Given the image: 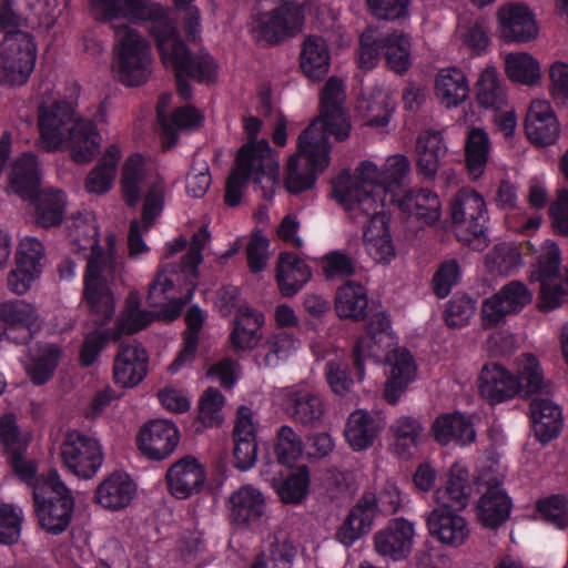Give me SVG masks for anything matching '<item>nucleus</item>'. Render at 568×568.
<instances>
[{"label": "nucleus", "mask_w": 568, "mask_h": 568, "mask_svg": "<svg viewBox=\"0 0 568 568\" xmlns=\"http://www.w3.org/2000/svg\"><path fill=\"white\" fill-rule=\"evenodd\" d=\"M480 395L491 405L513 399L520 393L516 375L498 363H487L478 377Z\"/></svg>", "instance_id": "b1692460"}, {"label": "nucleus", "mask_w": 568, "mask_h": 568, "mask_svg": "<svg viewBox=\"0 0 568 568\" xmlns=\"http://www.w3.org/2000/svg\"><path fill=\"white\" fill-rule=\"evenodd\" d=\"M233 465L241 471L251 469L257 459V443L251 410L241 406L233 428Z\"/></svg>", "instance_id": "c85d7f7f"}, {"label": "nucleus", "mask_w": 568, "mask_h": 568, "mask_svg": "<svg viewBox=\"0 0 568 568\" xmlns=\"http://www.w3.org/2000/svg\"><path fill=\"white\" fill-rule=\"evenodd\" d=\"M304 443L301 436L288 425H282L276 430L274 452L278 464L293 467L302 457Z\"/></svg>", "instance_id": "338daca9"}, {"label": "nucleus", "mask_w": 568, "mask_h": 568, "mask_svg": "<svg viewBox=\"0 0 568 568\" xmlns=\"http://www.w3.org/2000/svg\"><path fill=\"white\" fill-rule=\"evenodd\" d=\"M473 486L468 469L460 463H454L445 484L435 490L438 505L454 511L464 510L470 500Z\"/></svg>", "instance_id": "c756f323"}, {"label": "nucleus", "mask_w": 568, "mask_h": 568, "mask_svg": "<svg viewBox=\"0 0 568 568\" xmlns=\"http://www.w3.org/2000/svg\"><path fill=\"white\" fill-rule=\"evenodd\" d=\"M40 171L37 155L26 152L18 158L11 168L10 186L23 200H32L40 193Z\"/></svg>", "instance_id": "79ce46f5"}, {"label": "nucleus", "mask_w": 568, "mask_h": 568, "mask_svg": "<svg viewBox=\"0 0 568 568\" xmlns=\"http://www.w3.org/2000/svg\"><path fill=\"white\" fill-rule=\"evenodd\" d=\"M505 64L506 74L513 82L534 85L540 80L539 63L529 53L508 54Z\"/></svg>", "instance_id": "774afa93"}, {"label": "nucleus", "mask_w": 568, "mask_h": 568, "mask_svg": "<svg viewBox=\"0 0 568 568\" xmlns=\"http://www.w3.org/2000/svg\"><path fill=\"white\" fill-rule=\"evenodd\" d=\"M383 417L373 416L364 410L353 412L347 420L344 434L349 446L357 452L369 448L384 428Z\"/></svg>", "instance_id": "a19ab883"}, {"label": "nucleus", "mask_w": 568, "mask_h": 568, "mask_svg": "<svg viewBox=\"0 0 568 568\" xmlns=\"http://www.w3.org/2000/svg\"><path fill=\"white\" fill-rule=\"evenodd\" d=\"M142 329V300L138 291L130 292L125 308L113 328L94 331L88 334L80 349V363L90 367L110 341H118L122 335H133Z\"/></svg>", "instance_id": "1a4fd4ad"}, {"label": "nucleus", "mask_w": 568, "mask_h": 568, "mask_svg": "<svg viewBox=\"0 0 568 568\" xmlns=\"http://www.w3.org/2000/svg\"><path fill=\"white\" fill-rule=\"evenodd\" d=\"M333 197L342 204V195L353 189L367 191L369 194H376L375 189H382V171L371 161H363L356 169V176L352 179L347 170L338 175L332 182Z\"/></svg>", "instance_id": "c03bdc74"}, {"label": "nucleus", "mask_w": 568, "mask_h": 568, "mask_svg": "<svg viewBox=\"0 0 568 568\" xmlns=\"http://www.w3.org/2000/svg\"><path fill=\"white\" fill-rule=\"evenodd\" d=\"M227 517L232 525L248 529L258 525L266 513V498L253 485H244L227 498Z\"/></svg>", "instance_id": "4be33fe9"}, {"label": "nucleus", "mask_w": 568, "mask_h": 568, "mask_svg": "<svg viewBox=\"0 0 568 568\" xmlns=\"http://www.w3.org/2000/svg\"><path fill=\"white\" fill-rule=\"evenodd\" d=\"M429 535L444 545L459 547L469 536V528L464 517L449 508L433 509L427 516Z\"/></svg>", "instance_id": "7c9ffc66"}, {"label": "nucleus", "mask_w": 568, "mask_h": 568, "mask_svg": "<svg viewBox=\"0 0 568 568\" xmlns=\"http://www.w3.org/2000/svg\"><path fill=\"white\" fill-rule=\"evenodd\" d=\"M304 7L295 0H284L268 11L253 13V32L257 40L274 45L295 37L304 24Z\"/></svg>", "instance_id": "6e6552de"}, {"label": "nucleus", "mask_w": 568, "mask_h": 568, "mask_svg": "<svg viewBox=\"0 0 568 568\" xmlns=\"http://www.w3.org/2000/svg\"><path fill=\"white\" fill-rule=\"evenodd\" d=\"M121 158V150L116 144L106 148L103 156L85 179V189L89 193L103 194L112 187Z\"/></svg>", "instance_id": "864d4df0"}, {"label": "nucleus", "mask_w": 568, "mask_h": 568, "mask_svg": "<svg viewBox=\"0 0 568 568\" xmlns=\"http://www.w3.org/2000/svg\"><path fill=\"white\" fill-rule=\"evenodd\" d=\"M516 379L520 384L518 395L525 398L549 396L554 390L551 381L544 377L540 363L532 354L521 355Z\"/></svg>", "instance_id": "a18cd8bd"}, {"label": "nucleus", "mask_w": 568, "mask_h": 568, "mask_svg": "<svg viewBox=\"0 0 568 568\" xmlns=\"http://www.w3.org/2000/svg\"><path fill=\"white\" fill-rule=\"evenodd\" d=\"M210 237L207 226H201L192 235L190 247L181 261L165 265L162 273L150 284L148 302L153 310H144V328L154 321L171 323L180 317L197 286L199 265L203 261L202 250Z\"/></svg>", "instance_id": "f257e3e1"}, {"label": "nucleus", "mask_w": 568, "mask_h": 568, "mask_svg": "<svg viewBox=\"0 0 568 568\" xmlns=\"http://www.w3.org/2000/svg\"><path fill=\"white\" fill-rule=\"evenodd\" d=\"M311 268L294 253H281L276 265V282L281 294L292 297L310 281Z\"/></svg>", "instance_id": "4c0bfd02"}, {"label": "nucleus", "mask_w": 568, "mask_h": 568, "mask_svg": "<svg viewBox=\"0 0 568 568\" xmlns=\"http://www.w3.org/2000/svg\"><path fill=\"white\" fill-rule=\"evenodd\" d=\"M415 524L404 517L389 519L373 535L374 550L392 561L407 559L414 547Z\"/></svg>", "instance_id": "a211bd4d"}, {"label": "nucleus", "mask_w": 568, "mask_h": 568, "mask_svg": "<svg viewBox=\"0 0 568 568\" xmlns=\"http://www.w3.org/2000/svg\"><path fill=\"white\" fill-rule=\"evenodd\" d=\"M450 217L457 240L475 251L488 244V213L484 197L471 189H460L450 202Z\"/></svg>", "instance_id": "423d86ee"}, {"label": "nucleus", "mask_w": 568, "mask_h": 568, "mask_svg": "<svg viewBox=\"0 0 568 568\" xmlns=\"http://www.w3.org/2000/svg\"><path fill=\"white\" fill-rule=\"evenodd\" d=\"M36 203V222L42 227L61 224L64 216L67 195L61 190L50 189L33 197Z\"/></svg>", "instance_id": "6e6d98bb"}, {"label": "nucleus", "mask_w": 568, "mask_h": 568, "mask_svg": "<svg viewBox=\"0 0 568 568\" xmlns=\"http://www.w3.org/2000/svg\"><path fill=\"white\" fill-rule=\"evenodd\" d=\"M394 437V450L400 457L412 455V448H416L423 437L424 427L422 423L412 416H400L389 427Z\"/></svg>", "instance_id": "4d7b16f0"}, {"label": "nucleus", "mask_w": 568, "mask_h": 568, "mask_svg": "<svg viewBox=\"0 0 568 568\" xmlns=\"http://www.w3.org/2000/svg\"><path fill=\"white\" fill-rule=\"evenodd\" d=\"M561 255L557 243L547 240L537 251L535 262L530 265L531 283L540 285L539 307L542 311H550L558 307L557 297H554L555 285L561 277Z\"/></svg>", "instance_id": "2eb2a0df"}, {"label": "nucleus", "mask_w": 568, "mask_h": 568, "mask_svg": "<svg viewBox=\"0 0 568 568\" xmlns=\"http://www.w3.org/2000/svg\"><path fill=\"white\" fill-rule=\"evenodd\" d=\"M359 240L356 239L345 251H333L324 256L323 272L328 280L349 277L356 272L359 253Z\"/></svg>", "instance_id": "e2e57ef3"}, {"label": "nucleus", "mask_w": 568, "mask_h": 568, "mask_svg": "<svg viewBox=\"0 0 568 568\" xmlns=\"http://www.w3.org/2000/svg\"><path fill=\"white\" fill-rule=\"evenodd\" d=\"M475 98L477 103L485 109H499L505 103L506 93L495 67L487 65L479 73L475 83Z\"/></svg>", "instance_id": "052dcab7"}, {"label": "nucleus", "mask_w": 568, "mask_h": 568, "mask_svg": "<svg viewBox=\"0 0 568 568\" xmlns=\"http://www.w3.org/2000/svg\"><path fill=\"white\" fill-rule=\"evenodd\" d=\"M44 255L42 243L36 237L23 239L17 252L16 268L8 276L10 290L18 294H24L31 286V283L41 273V260Z\"/></svg>", "instance_id": "5701e85b"}, {"label": "nucleus", "mask_w": 568, "mask_h": 568, "mask_svg": "<svg viewBox=\"0 0 568 568\" xmlns=\"http://www.w3.org/2000/svg\"><path fill=\"white\" fill-rule=\"evenodd\" d=\"M342 205L348 212L349 217L357 223H363V233L372 230L375 236L389 234V216L384 211V203L379 194H369L367 191L353 189L342 195Z\"/></svg>", "instance_id": "f3484780"}, {"label": "nucleus", "mask_w": 568, "mask_h": 568, "mask_svg": "<svg viewBox=\"0 0 568 568\" xmlns=\"http://www.w3.org/2000/svg\"><path fill=\"white\" fill-rule=\"evenodd\" d=\"M113 379L122 387H133L142 382V351L139 344H120L113 365Z\"/></svg>", "instance_id": "603ef678"}, {"label": "nucleus", "mask_w": 568, "mask_h": 568, "mask_svg": "<svg viewBox=\"0 0 568 568\" xmlns=\"http://www.w3.org/2000/svg\"><path fill=\"white\" fill-rule=\"evenodd\" d=\"M180 442L176 425L168 419H153L144 424V457L152 462L168 459Z\"/></svg>", "instance_id": "cd10ccee"}, {"label": "nucleus", "mask_w": 568, "mask_h": 568, "mask_svg": "<svg viewBox=\"0 0 568 568\" xmlns=\"http://www.w3.org/2000/svg\"><path fill=\"white\" fill-rule=\"evenodd\" d=\"M286 412L295 423L304 427H314L323 419L325 406L318 395L296 390L290 393L286 398Z\"/></svg>", "instance_id": "09e8293b"}, {"label": "nucleus", "mask_w": 568, "mask_h": 568, "mask_svg": "<svg viewBox=\"0 0 568 568\" xmlns=\"http://www.w3.org/2000/svg\"><path fill=\"white\" fill-rule=\"evenodd\" d=\"M417 172L426 180L433 181L447 154V146L442 132L423 131L416 140Z\"/></svg>", "instance_id": "473e14b6"}, {"label": "nucleus", "mask_w": 568, "mask_h": 568, "mask_svg": "<svg viewBox=\"0 0 568 568\" xmlns=\"http://www.w3.org/2000/svg\"><path fill=\"white\" fill-rule=\"evenodd\" d=\"M135 490L136 486L126 473L115 471L97 487L94 499L105 509L118 510L131 503Z\"/></svg>", "instance_id": "e433bc0d"}, {"label": "nucleus", "mask_w": 568, "mask_h": 568, "mask_svg": "<svg viewBox=\"0 0 568 568\" xmlns=\"http://www.w3.org/2000/svg\"><path fill=\"white\" fill-rule=\"evenodd\" d=\"M89 12L99 23L142 19V0H88Z\"/></svg>", "instance_id": "37998d69"}, {"label": "nucleus", "mask_w": 568, "mask_h": 568, "mask_svg": "<svg viewBox=\"0 0 568 568\" xmlns=\"http://www.w3.org/2000/svg\"><path fill=\"white\" fill-rule=\"evenodd\" d=\"M41 328L37 308L23 300L0 303V342L29 345Z\"/></svg>", "instance_id": "9b49d317"}, {"label": "nucleus", "mask_w": 568, "mask_h": 568, "mask_svg": "<svg viewBox=\"0 0 568 568\" xmlns=\"http://www.w3.org/2000/svg\"><path fill=\"white\" fill-rule=\"evenodd\" d=\"M366 323V336L358 337L352 351V361L355 378L362 382L365 376V361L381 358V351L386 339L392 338V322L386 311H376L369 314Z\"/></svg>", "instance_id": "dca6fc26"}, {"label": "nucleus", "mask_w": 568, "mask_h": 568, "mask_svg": "<svg viewBox=\"0 0 568 568\" xmlns=\"http://www.w3.org/2000/svg\"><path fill=\"white\" fill-rule=\"evenodd\" d=\"M334 310L341 320L365 321L369 311L367 288L358 282L347 281L336 290Z\"/></svg>", "instance_id": "f704fd0d"}, {"label": "nucleus", "mask_w": 568, "mask_h": 568, "mask_svg": "<svg viewBox=\"0 0 568 568\" xmlns=\"http://www.w3.org/2000/svg\"><path fill=\"white\" fill-rule=\"evenodd\" d=\"M432 434L443 446L449 443L465 446L473 443L476 437L473 423L460 413L439 415L432 425Z\"/></svg>", "instance_id": "ea45409f"}, {"label": "nucleus", "mask_w": 568, "mask_h": 568, "mask_svg": "<svg viewBox=\"0 0 568 568\" xmlns=\"http://www.w3.org/2000/svg\"><path fill=\"white\" fill-rule=\"evenodd\" d=\"M387 382L384 396L386 400L395 405L407 386L414 381L416 365L410 352L405 347H396L386 356Z\"/></svg>", "instance_id": "a878e982"}, {"label": "nucleus", "mask_w": 568, "mask_h": 568, "mask_svg": "<svg viewBox=\"0 0 568 568\" xmlns=\"http://www.w3.org/2000/svg\"><path fill=\"white\" fill-rule=\"evenodd\" d=\"M75 116L74 106L68 101L41 104L37 124L42 149L49 152L62 149Z\"/></svg>", "instance_id": "4468645a"}, {"label": "nucleus", "mask_w": 568, "mask_h": 568, "mask_svg": "<svg viewBox=\"0 0 568 568\" xmlns=\"http://www.w3.org/2000/svg\"><path fill=\"white\" fill-rule=\"evenodd\" d=\"M511 498L506 490H484L477 503V517L489 529H497L510 516Z\"/></svg>", "instance_id": "3c124183"}, {"label": "nucleus", "mask_w": 568, "mask_h": 568, "mask_svg": "<svg viewBox=\"0 0 568 568\" xmlns=\"http://www.w3.org/2000/svg\"><path fill=\"white\" fill-rule=\"evenodd\" d=\"M262 315H256L246 308L241 317L234 320V327L230 335L232 346L236 351L253 349L261 339L260 327Z\"/></svg>", "instance_id": "680f3d73"}, {"label": "nucleus", "mask_w": 568, "mask_h": 568, "mask_svg": "<svg viewBox=\"0 0 568 568\" xmlns=\"http://www.w3.org/2000/svg\"><path fill=\"white\" fill-rule=\"evenodd\" d=\"M382 57L386 67L396 74H405L412 67V41L404 31L379 36Z\"/></svg>", "instance_id": "de8ad7c7"}, {"label": "nucleus", "mask_w": 568, "mask_h": 568, "mask_svg": "<svg viewBox=\"0 0 568 568\" xmlns=\"http://www.w3.org/2000/svg\"><path fill=\"white\" fill-rule=\"evenodd\" d=\"M530 416L536 438L547 444L558 437L562 427L561 409L547 396L534 397Z\"/></svg>", "instance_id": "c9c22d12"}, {"label": "nucleus", "mask_w": 568, "mask_h": 568, "mask_svg": "<svg viewBox=\"0 0 568 568\" xmlns=\"http://www.w3.org/2000/svg\"><path fill=\"white\" fill-rule=\"evenodd\" d=\"M345 100L346 93L343 80L331 77L321 90L320 115L311 123L315 124L314 135L321 134L327 140H329V135H333L338 142L348 139L352 123L345 108Z\"/></svg>", "instance_id": "0eeeda50"}, {"label": "nucleus", "mask_w": 568, "mask_h": 568, "mask_svg": "<svg viewBox=\"0 0 568 568\" xmlns=\"http://www.w3.org/2000/svg\"><path fill=\"white\" fill-rule=\"evenodd\" d=\"M315 124H310L298 136V151L286 163L285 187L291 194L312 189L321 173L329 165V140L313 134Z\"/></svg>", "instance_id": "39448f33"}, {"label": "nucleus", "mask_w": 568, "mask_h": 568, "mask_svg": "<svg viewBox=\"0 0 568 568\" xmlns=\"http://www.w3.org/2000/svg\"><path fill=\"white\" fill-rule=\"evenodd\" d=\"M0 444L6 459L28 452L30 442L21 433L16 415L12 413L0 417Z\"/></svg>", "instance_id": "69168bd1"}, {"label": "nucleus", "mask_w": 568, "mask_h": 568, "mask_svg": "<svg viewBox=\"0 0 568 568\" xmlns=\"http://www.w3.org/2000/svg\"><path fill=\"white\" fill-rule=\"evenodd\" d=\"M70 237L79 251L90 250L84 273V298L97 325H105L114 315L115 303L103 273L113 267L114 258L106 255L100 245L99 229L91 213L74 217Z\"/></svg>", "instance_id": "7ed1b4c3"}, {"label": "nucleus", "mask_w": 568, "mask_h": 568, "mask_svg": "<svg viewBox=\"0 0 568 568\" xmlns=\"http://www.w3.org/2000/svg\"><path fill=\"white\" fill-rule=\"evenodd\" d=\"M311 484L310 469L301 465L284 478H274L273 487L280 500L287 505L301 504L308 494Z\"/></svg>", "instance_id": "5fc2aeb1"}, {"label": "nucleus", "mask_w": 568, "mask_h": 568, "mask_svg": "<svg viewBox=\"0 0 568 568\" xmlns=\"http://www.w3.org/2000/svg\"><path fill=\"white\" fill-rule=\"evenodd\" d=\"M252 150V145L248 144L242 145L237 151L235 165L225 184L224 202L229 206L234 207L240 204L243 189L251 179L255 185L261 187L264 199L270 200L274 195L275 184L268 186L266 174L260 171V166L254 164V158L250 156Z\"/></svg>", "instance_id": "ddd939ff"}, {"label": "nucleus", "mask_w": 568, "mask_h": 568, "mask_svg": "<svg viewBox=\"0 0 568 568\" xmlns=\"http://www.w3.org/2000/svg\"><path fill=\"white\" fill-rule=\"evenodd\" d=\"M261 126L262 121L255 116L244 119V130L248 140L244 145H252L253 150L252 153H250V156L252 155L254 158V164H257L260 166V171L266 174L267 184L268 186H272L277 182L280 164L268 141L266 139L256 141Z\"/></svg>", "instance_id": "58836bf2"}, {"label": "nucleus", "mask_w": 568, "mask_h": 568, "mask_svg": "<svg viewBox=\"0 0 568 568\" xmlns=\"http://www.w3.org/2000/svg\"><path fill=\"white\" fill-rule=\"evenodd\" d=\"M144 205H143V225L144 233L148 232L161 215L165 201V183L156 172L144 170Z\"/></svg>", "instance_id": "13d9d810"}, {"label": "nucleus", "mask_w": 568, "mask_h": 568, "mask_svg": "<svg viewBox=\"0 0 568 568\" xmlns=\"http://www.w3.org/2000/svg\"><path fill=\"white\" fill-rule=\"evenodd\" d=\"M169 493L176 499L199 495L206 483L204 465L193 455H185L170 465L165 473Z\"/></svg>", "instance_id": "aec40b11"}, {"label": "nucleus", "mask_w": 568, "mask_h": 568, "mask_svg": "<svg viewBox=\"0 0 568 568\" xmlns=\"http://www.w3.org/2000/svg\"><path fill=\"white\" fill-rule=\"evenodd\" d=\"M119 43L116 45V75L126 87L142 84V36L126 24L120 26L116 31Z\"/></svg>", "instance_id": "6ab92c4d"}, {"label": "nucleus", "mask_w": 568, "mask_h": 568, "mask_svg": "<svg viewBox=\"0 0 568 568\" xmlns=\"http://www.w3.org/2000/svg\"><path fill=\"white\" fill-rule=\"evenodd\" d=\"M435 94L446 108L462 104L469 95V84L464 72L455 67L440 69L435 80Z\"/></svg>", "instance_id": "8fccbe9b"}, {"label": "nucleus", "mask_w": 568, "mask_h": 568, "mask_svg": "<svg viewBox=\"0 0 568 568\" xmlns=\"http://www.w3.org/2000/svg\"><path fill=\"white\" fill-rule=\"evenodd\" d=\"M498 30L505 42L525 43L538 36L535 16L524 4H506L498 10Z\"/></svg>", "instance_id": "393cba45"}, {"label": "nucleus", "mask_w": 568, "mask_h": 568, "mask_svg": "<svg viewBox=\"0 0 568 568\" xmlns=\"http://www.w3.org/2000/svg\"><path fill=\"white\" fill-rule=\"evenodd\" d=\"M532 300V294L520 281H510L496 294L485 300L481 307L485 326H495L509 313H519Z\"/></svg>", "instance_id": "412c9836"}, {"label": "nucleus", "mask_w": 568, "mask_h": 568, "mask_svg": "<svg viewBox=\"0 0 568 568\" xmlns=\"http://www.w3.org/2000/svg\"><path fill=\"white\" fill-rule=\"evenodd\" d=\"M61 357V348L55 344H45L33 357L27 369L32 384L41 386L47 384L53 376Z\"/></svg>", "instance_id": "0e129e2a"}, {"label": "nucleus", "mask_w": 568, "mask_h": 568, "mask_svg": "<svg viewBox=\"0 0 568 568\" xmlns=\"http://www.w3.org/2000/svg\"><path fill=\"white\" fill-rule=\"evenodd\" d=\"M60 450L63 466L79 478H92L103 464L99 440L79 430L65 434Z\"/></svg>", "instance_id": "f8f14e48"}, {"label": "nucleus", "mask_w": 568, "mask_h": 568, "mask_svg": "<svg viewBox=\"0 0 568 568\" xmlns=\"http://www.w3.org/2000/svg\"><path fill=\"white\" fill-rule=\"evenodd\" d=\"M300 67L312 81H322L331 67V52L327 41L316 34H308L301 44Z\"/></svg>", "instance_id": "72a5a7b5"}, {"label": "nucleus", "mask_w": 568, "mask_h": 568, "mask_svg": "<svg viewBox=\"0 0 568 568\" xmlns=\"http://www.w3.org/2000/svg\"><path fill=\"white\" fill-rule=\"evenodd\" d=\"M398 207L408 215H414L427 225L439 221L442 215V203L438 195L428 190H409L398 201Z\"/></svg>", "instance_id": "49530a36"}, {"label": "nucleus", "mask_w": 568, "mask_h": 568, "mask_svg": "<svg viewBox=\"0 0 568 568\" xmlns=\"http://www.w3.org/2000/svg\"><path fill=\"white\" fill-rule=\"evenodd\" d=\"M32 500L34 516L42 530L58 536L69 528L75 501L57 469H49L48 477L36 485Z\"/></svg>", "instance_id": "20e7f679"}, {"label": "nucleus", "mask_w": 568, "mask_h": 568, "mask_svg": "<svg viewBox=\"0 0 568 568\" xmlns=\"http://www.w3.org/2000/svg\"><path fill=\"white\" fill-rule=\"evenodd\" d=\"M37 61V44L30 33H18L2 42L0 83L18 87L27 83Z\"/></svg>", "instance_id": "9d476101"}, {"label": "nucleus", "mask_w": 568, "mask_h": 568, "mask_svg": "<svg viewBox=\"0 0 568 568\" xmlns=\"http://www.w3.org/2000/svg\"><path fill=\"white\" fill-rule=\"evenodd\" d=\"M528 140L537 146L554 144L560 133L558 120L546 101H532L525 119Z\"/></svg>", "instance_id": "bb28decb"}, {"label": "nucleus", "mask_w": 568, "mask_h": 568, "mask_svg": "<svg viewBox=\"0 0 568 568\" xmlns=\"http://www.w3.org/2000/svg\"><path fill=\"white\" fill-rule=\"evenodd\" d=\"M148 19L152 21L150 33L155 39L161 60L174 73L178 94L185 101L191 100L193 92L189 81H210L216 72L213 57L204 50L193 53L180 32L168 22L165 9L144 0V21Z\"/></svg>", "instance_id": "f03ea898"}, {"label": "nucleus", "mask_w": 568, "mask_h": 568, "mask_svg": "<svg viewBox=\"0 0 568 568\" xmlns=\"http://www.w3.org/2000/svg\"><path fill=\"white\" fill-rule=\"evenodd\" d=\"M101 135L93 121L75 116L65 139L72 159L78 163L90 162L99 152Z\"/></svg>", "instance_id": "2f4dec72"}, {"label": "nucleus", "mask_w": 568, "mask_h": 568, "mask_svg": "<svg viewBox=\"0 0 568 568\" xmlns=\"http://www.w3.org/2000/svg\"><path fill=\"white\" fill-rule=\"evenodd\" d=\"M489 152V139L484 129L473 128L466 139L465 161L473 180H478L485 171Z\"/></svg>", "instance_id": "bf43d9fd"}]
</instances>
